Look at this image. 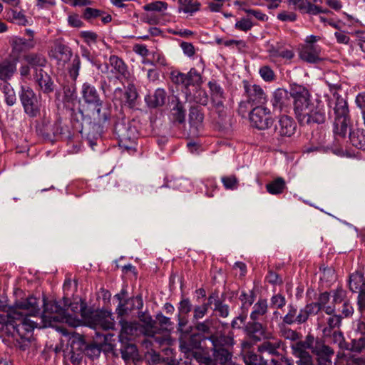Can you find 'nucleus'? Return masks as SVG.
<instances>
[{"label":"nucleus","instance_id":"obj_26","mask_svg":"<svg viewBox=\"0 0 365 365\" xmlns=\"http://www.w3.org/2000/svg\"><path fill=\"white\" fill-rule=\"evenodd\" d=\"M269 312L268 302L267 299L259 298L255 302L250 314L251 320L265 321Z\"/></svg>","mask_w":365,"mask_h":365},{"label":"nucleus","instance_id":"obj_28","mask_svg":"<svg viewBox=\"0 0 365 365\" xmlns=\"http://www.w3.org/2000/svg\"><path fill=\"white\" fill-rule=\"evenodd\" d=\"M263 322L264 321L250 319L245 326L247 334L255 340H260V336L265 333L267 329L266 324Z\"/></svg>","mask_w":365,"mask_h":365},{"label":"nucleus","instance_id":"obj_38","mask_svg":"<svg viewBox=\"0 0 365 365\" xmlns=\"http://www.w3.org/2000/svg\"><path fill=\"white\" fill-rule=\"evenodd\" d=\"M314 336L309 334L305 336L304 340H298L291 345L292 353L308 352L307 350H312Z\"/></svg>","mask_w":365,"mask_h":365},{"label":"nucleus","instance_id":"obj_33","mask_svg":"<svg viewBox=\"0 0 365 365\" xmlns=\"http://www.w3.org/2000/svg\"><path fill=\"white\" fill-rule=\"evenodd\" d=\"M23 59L33 68L35 72L39 68L45 67L47 63L45 56L38 53H29L25 54Z\"/></svg>","mask_w":365,"mask_h":365},{"label":"nucleus","instance_id":"obj_56","mask_svg":"<svg viewBox=\"0 0 365 365\" xmlns=\"http://www.w3.org/2000/svg\"><path fill=\"white\" fill-rule=\"evenodd\" d=\"M143 8L146 11L162 12L168 9V4L165 1H155L144 5Z\"/></svg>","mask_w":365,"mask_h":365},{"label":"nucleus","instance_id":"obj_9","mask_svg":"<svg viewBox=\"0 0 365 365\" xmlns=\"http://www.w3.org/2000/svg\"><path fill=\"white\" fill-rule=\"evenodd\" d=\"M66 304L63 307L56 301H46L43 299V310L41 317L48 322H61L66 319Z\"/></svg>","mask_w":365,"mask_h":365},{"label":"nucleus","instance_id":"obj_55","mask_svg":"<svg viewBox=\"0 0 365 365\" xmlns=\"http://www.w3.org/2000/svg\"><path fill=\"white\" fill-rule=\"evenodd\" d=\"M81 64L80 57L76 55L72 59L71 64L68 68V73L73 81H76L79 75Z\"/></svg>","mask_w":365,"mask_h":365},{"label":"nucleus","instance_id":"obj_8","mask_svg":"<svg viewBox=\"0 0 365 365\" xmlns=\"http://www.w3.org/2000/svg\"><path fill=\"white\" fill-rule=\"evenodd\" d=\"M311 316L307 305L298 310L297 307L291 303L287 306V314L284 317H280L282 320L281 324L301 325L305 324Z\"/></svg>","mask_w":365,"mask_h":365},{"label":"nucleus","instance_id":"obj_14","mask_svg":"<svg viewBox=\"0 0 365 365\" xmlns=\"http://www.w3.org/2000/svg\"><path fill=\"white\" fill-rule=\"evenodd\" d=\"M208 86L210 90L212 103L218 113L220 118H223L225 115L224 101L225 99L223 88L215 81L208 82Z\"/></svg>","mask_w":365,"mask_h":365},{"label":"nucleus","instance_id":"obj_45","mask_svg":"<svg viewBox=\"0 0 365 365\" xmlns=\"http://www.w3.org/2000/svg\"><path fill=\"white\" fill-rule=\"evenodd\" d=\"M172 120L174 123L182 124L185 121V109L183 104L178 101L171 109Z\"/></svg>","mask_w":365,"mask_h":365},{"label":"nucleus","instance_id":"obj_50","mask_svg":"<svg viewBox=\"0 0 365 365\" xmlns=\"http://www.w3.org/2000/svg\"><path fill=\"white\" fill-rule=\"evenodd\" d=\"M329 336H331L332 341L334 344H337L341 350H348L349 349V344L345 341L342 331L334 330Z\"/></svg>","mask_w":365,"mask_h":365},{"label":"nucleus","instance_id":"obj_29","mask_svg":"<svg viewBox=\"0 0 365 365\" xmlns=\"http://www.w3.org/2000/svg\"><path fill=\"white\" fill-rule=\"evenodd\" d=\"M166 92L163 88H157L153 93L145 97V101L149 108H155L165 104Z\"/></svg>","mask_w":365,"mask_h":365},{"label":"nucleus","instance_id":"obj_7","mask_svg":"<svg viewBox=\"0 0 365 365\" xmlns=\"http://www.w3.org/2000/svg\"><path fill=\"white\" fill-rule=\"evenodd\" d=\"M250 122L258 130H266L273 123L270 110L262 106H257L250 113Z\"/></svg>","mask_w":365,"mask_h":365},{"label":"nucleus","instance_id":"obj_3","mask_svg":"<svg viewBox=\"0 0 365 365\" xmlns=\"http://www.w3.org/2000/svg\"><path fill=\"white\" fill-rule=\"evenodd\" d=\"M325 83L333 92L334 100L329 102V108L334 111V133L335 135L345 138L350 125V116L348 103L345 99L336 93L341 88L339 76L335 72H329L324 77Z\"/></svg>","mask_w":365,"mask_h":365},{"label":"nucleus","instance_id":"obj_39","mask_svg":"<svg viewBox=\"0 0 365 365\" xmlns=\"http://www.w3.org/2000/svg\"><path fill=\"white\" fill-rule=\"evenodd\" d=\"M120 343V351L124 360H129L138 354L136 346L129 340L119 341Z\"/></svg>","mask_w":365,"mask_h":365},{"label":"nucleus","instance_id":"obj_34","mask_svg":"<svg viewBox=\"0 0 365 365\" xmlns=\"http://www.w3.org/2000/svg\"><path fill=\"white\" fill-rule=\"evenodd\" d=\"M96 116L95 120L100 125H103L108 123L111 118V106L110 105H103V102L100 106H94Z\"/></svg>","mask_w":365,"mask_h":365},{"label":"nucleus","instance_id":"obj_42","mask_svg":"<svg viewBox=\"0 0 365 365\" xmlns=\"http://www.w3.org/2000/svg\"><path fill=\"white\" fill-rule=\"evenodd\" d=\"M287 188L284 178L278 177L266 185L267 191L274 195L282 194Z\"/></svg>","mask_w":365,"mask_h":365},{"label":"nucleus","instance_id":"obj_52","mask_svg":"<svg viewBox=\"0 0 365 365\" xmlns=\"http://www.w3.org/2000/svg\"><path fill=\"white\" fill-rule=\"evenodd\" d=\"M210 307V304H209V297L207 298V302L203 303L201 305L195 306L193 308L192 322H198L199 319H202L207 313Z\"/></svg>","mask_w":365,"mask_h":365},{"label":"nucleus","instance_id":"obj_35","mask_svg":"<svg viewBox=\"0 0 365 365\" xmlns=\"http://www.w3.org/2000/svg\"><path fill=\"white\" fill-rule=\"evenodd\" d=\"M349 288L351 292L354 293L365 289V276L361 272L356 271L350 274Z\"/></svg>","mask_w":365,"mask_h":365},{"label":"nucleus","instance_id":"obj_15","mask_svg":"<svg viewBox=\"0 0 365 365\" xmlns=\"http://www.w3.org/2000/svg\"><path fill=\"white\" fill-rule=\"evenodd\" d=\"M243 87L247 101L252 106L262 105L267 101V96L258 85L251 84L247 81H243Z\"/></svg>","mask_w":365,"mask_h":365},{"label":"nucleus","instance_id":"obj_1","mask_svg":"<svg viewBox=\"0 0 365 365\" xmlns=\"http://www.w3.org/2000/svg\"><path fill=\"white\" fill-rule=\"evenodd\" d=\"M40 314L38 299L33 296L16 302L10 307L8 314L0 315L2 331L12 338L14 346L21 351L28 349L34 338V330L37 323L31 321L28 316Z\"/></svg>","mask_w":365,"mask_h":365},{"label":"nucleus","instance_id":"obj_16","mask_svg":"<svg viewBox=\"0 0 365 365\" xmlns=\"http://www.w3.org/2000/svg\"><path fill=\"white\" fill-rule=\"evenodd\" d=\"M291 89L289 92L283 88H277L273 93V97L271 100L272 105L274 110L279 112H287L291 106Z\"/></svg>","mask_w":365,"mask_h":365},{"label":"nucleus","instance_id":"obj_4","mask_svg":"<svg viewBox=\"0 0 365 365\" xmlns=\"http://www.w3.org/2000/svg\"><path fill=\"white\" fill-rule=\"evenodd\" d=\"M232 344V338L218 333L204 337L200 345L205 346L207 351H212L213 358L203 356L200 358V362L204 365H217V363L220 365H226L232 360V354L227 347Z\"/></svg>","mask_w":365,"mask_h":365},{"label":"nucleus","instance_id":"obj_64","mask_svg":"<svg viewBox=\"0 0 365 365\" xmlns=\"http://www.w3.org/2000/svg\"><path fill=\"white\" fill-rule=\"evenodd\" d=\"M358 293L356 299L357 309L361 315L365 314V289L361 290Z\"/></svg>","mask_w":365,"mask_h":365},{"label":"nucleus","instance_id":"obj_6","mask_svg":"<svg viewBox=\"0 0 365 365\" xmlns=\"http://www.w3.org/2000/svg\"><path fill=\"white\" fill-rule=\"evenodd\" d=\"M19 95L26 114L29 117H36L40 110L37 96L33 89L27 86H21Z\"/></svg>","mask_w":365,"mask_h":365},{"label":"nucleus","instance_id":"obj_53","mask_svg":"<svg viewBox=\"0 0 365 365\" xmlns=\"http://www.w3.org/2000/svg\"><path fill=\"white\" fill-rule=\"evenodd\" d=\"M364 349H365V333L362 332L359 338L351 340L348 350L361 353Z\"/></svg>","mask_w":365,"mask_h":365},{"label":"nucleus","instance_id":"obj_27","mask_svg":"<svg viewBox=\"0 0 365 365\" xmlns=\"http://www.w3.org/2000/svg\"><path fill=\"white\" fill-rule=\"evenodd\" d=\"M192 309V304L188 298H183L180 300L178 306V328L179 331H182L188 323L187 315Z\"/></svg>","mask_w":365,"mask_h":365},{"label":"nucleus","instance_id":"obj_57","mask_svg":"<svg viewBox=\"0 0 365 365\" xmlns=\"http://www.w3.org/2000/svg\"><path fill=\"white\" fill-rule=\"evenodd\" d=\"M287 300L284 295L277 293L273 294L270 298V306L276 309H282L286 305Z\"/></svg>","mask_w":365,"mask_h":365},{"label":"nucleus","instance_id":"obj_44","mask_svg":"<svg viewBox=\"0 0 365 365\" xmlns=\"http://www.w3.org/2000/svg\"><path fill=\"white\" fill-rule=\"evenodd\" d=\"M255 297L256 295L253 290H250L248 292L245 290L241 292L239 299L242 303V312H247L249 308L253 304Z\"/></svg>","mask_w":365,"mask_h":365},{"label":"nucleus","instance_id":"obj_46","mask_svg":"<svg viewBox=\"0 0 365 365\" xmlns=\"http://www.w3.org/2000/svg\"><path fill=\"white\" fill-rule=\"evenodd\" d=\"M289 325L285 324H279V334L285 339L291 341H297L301 339L302 335L295 330L288 327Z\"/></svg>","mask_w":365,"mask_h":365},{"label":"nucleus","instance_id":"obj_10","mask_svg":"<svg viewBox=\"0 0 365 365\" xmlns=\"http://www.w3.org/2000/svg\"><path fill=\"white\" fill-rule=\"evenodd\" d=\"M311 351L313 354L317 356V361L319 365L331 364V357L334 351L332 348L325 344L322 339L314 337Z\"/></svg>","mask_w":365,"mask_h":365},{"label":"nucleus","instance_id":"obj_25","mask_svg":"<svg viewBox=\"0 0 365 365\" xmlns=\"http://www.w3.org/2000/svg\"><path fill=\"white\" fill-rule=\"evenodd\" d=\"M108 66L112 67L111 72L115 74L117 78H128L129 76V71L128 66L123 61L122 58L118 56L111 55L108 60Z\"/></svg>","mask_w":365,"mask_h":365},{"label":"nucleus","instance_id":"obj_40","mask_svg":"<svg viewBox=\"0 0 365 365\" xmlns=\"http://www.w3.org/2000/svg\"><path fill=\"white\" fill-rule=\"evenodd\" d=\"M187 98L190 101H193L195 103L201 106H206L208 103V96L205 90L195 87L193 93L191 92L185 91Z\"/></svg>","mask_w":365,"mask_h":365},{"label":"nucleus","instance_id":"obj_62","mask_svg":"<svg viewBox=\"0 0 365 365\" xmlns=\"http://www.w3.org/2000/svg\"><path fill=\"white\" fill-rule=\"evenodd\" d=\"M103 14H104V12L101 10L91 8V7H87L85 9V10L83 11V17L86 20L90 21V20L102 16V15Z\"/></svg>","mask_w":365,"mask_h":365},{"label":"nucleus","instance_id":"obj_60","mask_svg":"<svg viewBox=\"0 0 365 365\" xmlns=\"http://www.w3.org/2000/svg\"><path fill=\"white\" fill-rule=\"evenodd\" d=\"M261 78L266 82H271L274 80L275 74L269 66H263L259 70Z\"/></svg>","mask_w":365,"mask_h":365},{"label":"nucleus","instance_id":"obj_22","mask_svg":"<svg viewBox=\"0 0 365 365\" xmlns=\"http://www.w3.org/2000/svg\"><path fill=\"white\" fill-rule=\"evenodd\" d=\"M81 93L83 101L88 105L100 106L102 103L96 87L88 82L83 83Z\"/></svg>","mask_w":365,"mask_h":365},{"label":"nucleus","instance_id":"obj_54","mask_svg":"<svg viewBox=\"0 0 365 365\" xmlns=\"http://www.w3.org/2000/svg\"><path fill=\"white\" fill-rule=\"evenodd\" d=\"M221 182L225 190H237L239 186V180L235 175L222 176Z\"/></svg>","mask_w":365,"mask_h":365},{"label":"nucleus","instance_id":"obj_31","mask_svg":"<svg viewBox=\"0 0 365 365\" xmlns=\"http://www.w3.org/2000/svg\"><path fill=\"white\" fill-rule=\"evenodd\" d=\"M119 323L121 326V329L118 335L119 341H131V337L137 334V324L128 322L123 319H120Z\"/></svg>","mask_w":365,"mask_h":365},{"label":"nucleus","instance_id":"obj_51","mask_svg":"<svg viewBox=\"0 0 365 365\" xmlns=\"http://www.w3.org/2000/svg\"><path fill=\"white\" fill-rule=\"evenodd\" d=\"M244 361L246 365H267V361L254 352H247L244 356Z\"/></svg>","mask_w":365,"mask_h":365},{"label":"nucleus","instance_id":"obj_23","mask_svg":"<svg viewBox=\"0 0 365 365\" xmlns=\"http://www.w3.org/2000/svg\"><path fill=\"white\" fill-rule=\"evenodd\" d=\"M123 93L124 94V99L121 101L120 103L128 108H133L135 106V101L138 96L134 84L129 83L124 93L122 88H115L114 91V98L121 96Z\"/></svg>","mask_w":365,"mask_h":365},{"label":"nucleus","instance_id":"obj_18","mask_svg":"<svg viewBox=\"0 0 365 365\" xmlns=\"http://www.w3.org/2000/svg\"><path fill=\"white\" fill-rule=\"evenodd\" d=\"M225 298V294H222L220 297L217 291H214L209 295L210 307L213 306L212 309L215 312L216 316L222 318L227 317L230 313V307L224 302Z\"/></svg>","mask_w":365,"mask_h":365},{"label":"nucleus","instance_id":"obj_11","mask_svg":"<svg viewBox=\"0 0 365 365\" xmlns=\"http://www.w3.org/2000/svg\"><path fill=\"white\" fill-rule=\"evenodd\" d=\"M203 108L200 106H192L189 109L188 123L190 125L189 135L197 137L203 129L204 120Z\"/></svg>","mask_w":365,"mask_h":365},{"label":"nucleus","instance_id":"obj_36","mask_svg":"<svg viewBox=\"0 0 365 365\" xmlns=\"http://www.w3.org/2000/svg\"><path fill=\"white\" fill-rule=\"evenodd\" d=\"M349 139L353 146L365 150V129L356 128L350 131Z\"/></svg>","mask_w":365,"mask_h":365},{"label":"nucleus","instance_id":"obj_59","mask_svg":"<svg viewBox=\"0 0 365 365\" xmlns=\"http://www.w3.org/2000/svg\"><path fill=\"white\" fill-rule=\"evenodd\" d=\"M332 298L333 303L334 304H339L342 302L344 303V301L348 300L347 292L341 287H338L337 289L333 291Z\"/></svg>","mask_w":365,"mask_h":365},{"label":"nucleus","instance_id":"obj_19","mask_svg":"<svg viewBox=\"0 0 365 365\" xmlns=\"http://www.w3.org/2000/svg\"><path fill=\"white\" fill-rule=\"evenodd\" d=\"M26 34L29 35V38L26 39L21 37H14L11 41L12 52L16 55L21 53L32 49L35 46V41L34 40V31L27 29Z\"/></svg>","mask_w":365,"mask_h":365},{"label":"nucleus","instance_id":"obj_17","mask_svg":"<svg viewBox=\"0 0 365 365\" xmlns=\"http://www.w3.org/2000/svg\"><path fill=\"white\" fill-rule=\"evenodd\" d=\"M114 131L119 138V144L127 148L128 146L125 145V143L127 141L134 143L136 139V130L128 123L125 124L123 122L116 123L114 126Z\"/></svg>","mask_w":365,"mask_h":365},{"label":"nucleus","instance_id":"obj_63","mask_svg":"<svg viewBox=\"0 0 365 365\" xmlns=\"http://www.w3.org/2000/svg\"><path fill=\"white\" fill-rule=\"evenodd\" d=\"M253 27V24L250 19L242 18L237 21L235 25L237 30L247 32Z\"/></svg>","mask_w":365,"mask_h":365},{"label":"nucleus","instance_id":"obj_20","mask_svg":"<svg viewBox=\"0 0 365 365\" xmlns=\"http://www.w3.org/2000/svg\"><path fill=\"white\" fill-rule=\"evenodd\" d=\"M34 79L37 83L40 91L45 93L49 94L53 93L55 89V84L52 78L43 68H39L34 74Z\"/></svg>","mask_w":365,"mask_h":365},{"label":"nucleus","instance_id":"obj_32","mask_svg":"<svg viewBox=\"0 0 365 365\" xmlns=\"http://www.w3.org/2000/svg\"><path fill=\"white\" fill-rule=\"evenodd\" d=\"M16 61L5 59L0 62V80L4 83L11 79L16 71Z\"/></svg>","mask_w":365,"mask_h":365},{"label":"nucleus","instance_id":"obj_58","mask_svg":"<svg viewBox=\"0 0 365 365\" xmlns=\"http://www.w3.org/2000/svg\"><path fill=\"white\" fill-rule=\"evenodd\" d=\"M298 359L296 361L297 365H314L312 356L309 352L292 353Z\"/></svg>","mask_w":365,"mask_h":365},{"label":"nucleus","instance_id":"obj_43","mask_svg":"<svg viewBox=\"0 0 365 365\" xmlns=\"http://www.w3.org/2000/svg\"><path fill=\"white\" fill-rule=\"evenodd\" d=\"M70 346L67 349H70L73 351L85 352L87 344L83 336L79 334L74 333L72 334L69 339Z\"/></svg>","mask_w":365,"mask_h":365},{"label":"nucleus","instance_id":"obj_49","mask_svg":"<svg viewBox=\"0 0 365 365\" xmlns=\"http://www.w3.org/2000/svg\"><path fill=\"white\" fill-rule=\"evenodd\" d=\"M94 341V343L87 344L85 350L86 354L91 358L98 357L102 351H106L101 341Z\"/></svg>","mask_w":365,"mask_h":365},{"label":"nucleus","instance_id":"obj_5","mask_svg":"<svg viewBox=\"0 0 365 365\" xmlns=\"http://www.w3.org/2000/svg\"><path fill=\"white\" fill-rule=\"evenodd\" d=\"M91 318L92 319L93 328L96 330L94 339L101 341L107 351L113 350L114 347L113 341H115L113 339L114 335L110 333H101L98 331V329H102L103 331H107L113 329V322L111 319L109 318L108 316H106V313L102 312H92Z\"/></svg>","mask_w":365,"mask_h":365},{"label":"nucleus","instance_id":"obj_61","mask_svg":"<svg viewBox=\"0 0 365 365\" xmlns=\"http://www.w3.org/2000/svg\"><path fill=\"white\" fill-rule=\"evenodd\" d=\"M205 186L206 187L205 194L209 197H213L214 192L218 190V185L215 178H207L205 181Z\"/></svg>","mask_w":365,"mask_h":365},{"label":"nucleus","instance_id":"obj_13","mask_svg":"<svg viewBox=\"0 0 365 365\" xmlns=\"http://www.w3.org/2000/svg\"><path fill=\"white\" fill-rule=\"evenodd\" d=\"M286 345L284 342L277 338L272 337L269 339L263 341L258 346L257 351L260 354H267L270 356H279L284 355Z\"/></svg>","mask_w":365,"mask_h":365},{"label":"nucleus","instance_id":"obj_2","mask_svg":"<svg viewBox=\"0 0 365 365\" xmlns=\"http://www.w3.org/2000/svg\"><path fill=\"white\" fill-rule=\"evenodd\" d=\"M291 95L294 112L299 124H322L326 121L324 106L321 101L312 100L311 94L305 86L292 84Z\"/></svg>","mask_w":365,"mask_h":365},{"label":"nucleus","instance_id":"obj_37","mask_svg":"<svg viewBox=\"0 0 365 365\" xmlns=\"http://www.w3.org/2000/svg\"><path fill=\"white\" fill-rule=\"evenodd\" d=\"M178 12H183L190 16L200 11L201 7V4L197 0H178Z\"/></svg>","mask_w":365,"mask_h":365},{"label":"nucleus","instance_id":"obj_12","mask_svg":"<svg viewBox=\"0 0 365 365\" xmlns=\"http://www.w3.org/2000/svg\"><path fill=\"white\" fill-rule=\"evenodd\" d=\"M297 127V123L293 118L282 115L279 117L274 125V132L279 138H290L295 133Z\"/></svg>","mask_w":365,"mask_h":365},{"label":"nucleus","instance_id":"obj_21","mask_svg":"<svg viewBox=\"0 0 365 365\" xmlns=\"http://www.w3.org/2000/svg\"><path fill=\"white\" fill-rule=\"evenodd\" d=\"M52 53V56L57 61L58 65L62 67L71 61L73 55L71 48L61 42L55 43Z\"/></svg>","mask_w":365,"mask_h":365},{"label":"nucleus","instance_id":"obj_41","mask_svg":"<svg viewBox=\"0 0 365 365\" xmlns=\"http://www.w3.org/2000/svg\"><path fill=\"white\" fill-rule=\"evenodd\" d=\"M342 317L340 314H334L327 319L322 331L324 336H329L334 329H339L341 324Z\"/></svg>","mask_w":365,"mask_h":365},{"label":"nucleus","instance_id":"obj_48","mask_svg":"<svg viewBox=\"0 0 365 365\" xmlns=\"http://www.w3.org/2000/svg\"><path fill=\"white\" fill-rule=\"evenodd\" d=\"M185 89L188 91V87L192 86L195 88L197 87L201 83V75L194 68H191L190 71L185 74Z\"/></svg>","mask_w":365,"mask_h":365},{"label":"nucleus","instance_id":"obj_24","mask_svg":"<svg viewBox=\"0 0 365 365\" xmlns=\"http://www.w3.org/2000/svg\"><path fill=\"white\" fill-rule=\"evenodd\" d=\"M321 48L318 45H306L300 51V58L309 63H317L322 61L320 57Z\"/></svg>","mask_w":365,"mask_h":365},{"label":"nucleus","instance_id":"obj_30","mask_svg":"<svg viewBox=\"0 0 365 365\" xmlns=\"http://www.w3.org/2000/svg\"><path fill=\"white\" fill-rule=\"evenodd\" d=\"M330 300V293L324 292L319 294L316 302L307 303L306 305L312 316L318 314L322 308L327 305Z\"/></svg>","mask_w":365,"mask_h":365},{"label":"nucleus","instance_id":"obj_47","mask_svg":"<svg viewBox=\"0 0 365 365\" xmlns=\"http://www.w3.org/2000/svg\"><path fill=\"white\" fill-rule=\"evenodd\" d=\"M1 91L4 93L6 105L13 106L16 103V96L11 84L8 82L4 83L1 86Z\"/></svg>","mask_w":365,"mask_h":365}]
</instances>
